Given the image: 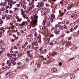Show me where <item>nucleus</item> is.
Returning a JSON list of instances; mask_svg holds the SVG:
<instances>
[{"instance_id":"338daca9","label":"nucleus","mask_w":79,"mask_h":79,"mask_svg":"<svg viewBox=\"0 0 79 79\" xmlns=\"http://www.w3.org/2000/svg\"><path fill=\"white\" fill-rule=\"evenodd\" d=\"M56 5L57 6H60V3H58V4H56Z\"/></svg>"},{"instance_id":"a18cd8bd","label":"nucleus","mask_w":79,"mask_h":79,"mask_svg":"<svg viewBox=\"0 0 79 79\" xmlns=\"http://www.w3.org/2000/svg\"><path fill=\"white\" fill-rule=\"evenodd\" d=\"M32 7H30L29 8V10L30 11H31V10H32Z\"/></svg>"},{"instance_id":"f704fd0d","label":"nucleus","mask_w":79,"mask_h":79,"mask_svg":"<svg viewBox=\"0 0 79 79\" xmlns=\"http://www.w3.org/2000/svg\"><path fill=\"white\" fill-rule=\"evenodd\" d=\"M74 15H75V14H73V15H72L71 16V18H74Z\"/></svg>"},{"instance_id":"ddd939ff","label":"nucleus","mask_w":79,"mask_h":79,"mask_svg":"<svg viewBox=\"0 0 79 79\" xmlns=\"http://www.w3.org/2000/svg\"><path fill=\"white\" fill-rule=\"evenodd\" d=\"M21 12H22L21 13V15H24V11L23 10V9H21Z\"/></svg>"},{"instance_id":"1a4fd4ad","label":"nucleus","mask_w":79,"mask_h":79,"mask_svg":"<svg viewBox=\"0 0 79 79\" xmlns=\"http://www.w3.org/2000/svg\"><path fill=\"white\" fill-rule=\"evenodd\" d=\"M50 16L51 18H52L53 19H55V15L54 14H52Z\"/></svg>"},{"instance_id":"864d4df0","label":"nucleus","mask_w":79,"mask_h":79,"mask_svg":"<svg viewBox=\"0 0 79 79\" xmlns=\"http://www.w3.org/2000/svg\"><path fill=\"white\" fill-rule=\"evenodd\" d=\"M64 29H68V27H67L66 26H64Z\"/></svg>"},{"instance_id":"0eeeda50","label":"nucleus","mask_w":79,"mask_h":79,"mask_svg":"<svg viewBox=\"0 0 79 79\" xmlns=\"http://www.w3.org/2000/svg\"><path fill=\"white\" fill-rule=\"evenodd\" d=\"M34 0H32L31 1V2H30L29 3V5H30V6H31L33 5H34Z\"/></svg>"},{"instance_id":"e433bc0d","label":"nucleus","mask_w":79,"mask_h":79,"mask_svg":"<svg viewBox=\"0 0 79 79\" xmlns=\"http://www.w3.org/2000/svg\"><path fill=\"white\" fill-rule=\"evenodd\" d=\"M46 27V26H44L42 27V29H45Z\"/></svg>"},{"instance_id":"0e129e2a","label":"nucleus","mask_w":79,"mask_h":79,"mask_svg":"<svg viewBox=\"0 0 79 79\" xmlns=\"http://www.w3.org/2000/svg\"><path fill=\"white\" fill-rule=\"evenodd\" d=\"M61 23H62V22H59L58 23V25L59 26H60V24H61Z\"/></svg>"},{"instance_id":"052dcab7","label":"nucleus","mask_w":79,"mask_h":79,"mask_svg":"<svg viewBox=\"0 0 79 79\" xmlns=\"http://www.w3.org/2000/svg\"><path fill=\"white\" fill-rule=\"evenodd\" d=\"M20 4H21V3L17 5V6L18 7H19V6H20L21 5Z\"/></svg>"},{"instance_id":"c03bdc74","label":"nucleus","mask_w":79,"mask_h":79,"mask_svg":"<svg viewBox=\"0 0 79 79\" xmlns=\"http://www.w3.org/2000/svg\"><path fill=\"white\" fill-rule=\"evenodd\" d=\"M66 24H69V21H67L66 22Z\"/></svg>"},{"instance_id":"f03ea898","label":"nucleus","mask_w":79,"mask_h":79,"mask_svg":"<svg viewBox=\"0 0 79 79\" xmlns=\"http://www.w3.org/2000/svg\"><path fill=\"white\" fill-rule=\"evenodd\" d=\"M30 51H28L27 52V56H29V57H30V59H32L33 57L31 55V53H30Z\"/></svg>"},{"instance_id":"393cba45","label":"nucleus","mask_w":79,"mask_h":79,"mask_svg":"<svg viewBox=\"0 0 79 79\" xmlns=\"http://www.w3.org/2000/svg\"><path fill=\"white\" fill-rule=\"evenodd\" d=\"M47 40H48V38H47L45 37L44 38V41H47Z\"/></svg>"},{"instance_id":"4d7b16f0","label":"nucleus","mask_w":79,"mask_h":79,"mask_svg":"<svg viewBox=\"0 0 79 79\" xmlns=\"http://www.w3.org/2000/svg\"><path fill=\"white\" fill-rule=\"evenodd\" d=\"M23 8H24V9H26V8H27V6H23Z\"/></svg>"},{"instance_id":"49530a36","label":"nucleus","mask_w":79,"mask_h":79,"mask_svg":"<svg viewBox=\"0 0 79 79\" xmlns=\"http://www.w3.org/2000/svg\"><path fill=\"white\" fill-rule=\"evenodd\" d=\"M76 18H78L79 17V14H77L75 17Z\"/></svg>"},{"instance_id":"f8f14e48","label":"nucleus","mask_w":79,"mask_h":79,"mask_svg":"<svg viewBox=\"0 0 79 79\" xmlns=\"http://www.w3.org/2000/svg\"><path fill=\"white\" fill-rule=\"evenodd\" d=\"M71 79H74L75 78V75L74 74L72 75L71 76Z\"/></svg>"},{"instance_id":"423d86ee","label":"nucleus","mask_w":79,"mask_h":79,"mask_svg":"<svg viewBox=\"0 0 79 79\" xmlns=\"http://www.w3.org/2000/svg\"><path fill=\"white\" fill-rule=\"evenodd\" d=\"M11 64L13 65H15L16 64V62H15L14 61H11L10 63V64H9V66H10L11 65Z\"/></svg>"},{"instance_id":"c756f323","label":"nucleus","mask_w":79,"mask_h":79,"mask_svg":"<svg viewBox=\"0 0 79 79\" xmlns=\"http://www.w3.org/2000/svg\"><path fill=\"white\" fill-rule=\"evenodd\" d=\"M1 10H2V11H5V8L4 7H2V9H1Z\"/></svg>"},{"instance_id":"6e6d98bb","label":"nucleus","mask_w":79,"mask_h":79,"mask_svg":"<svg viewBox=\"0 0 79 79\" xmlns=\"http://www.w3.org/2000/svg\"><path fill=\"white\" fill-rule=\"evenodd\" d=\"M7 67L6 66L5 67H3V69H7Z\"/></svg>"},{"instance_id":"3c124183","label":"nucleus","mask_w":79,"mask_h":79,"mask_svg":"<svg viewBox=\"0 0 79 79\" xmlns=\"http://www.w3.org/2000/svg\"><path fill=\"white\" fill-rule=\"evenodd\" d=\"M21 34H23V33H24V31L22 30L21 31Z\"/></svg>"},{"instance_id":"603ef678","label":"nucleus","mask_w":79,"mask_h":79,"mask_svg":"<svg viewBox=\"0 0 79 79\" xmlns=\"http://www.w3.org/2000/svg\"><path fill=\"white\" fill-rule=\"evenodd\" d=\"M18 65H21L22 64H21V62H19L18 64Z\"/></svg>"},{"instance_id":"a211bd4d","label":"nucleus","mask_w":79,"mask_h":79,"mask_svg":"<svg viewBox=\"0 0 79 79\" xmlns=\"http://www.w3.org/2000/svg\"><path fill=\"white\" fill-rule=\"evenodd\" d=\"M23 25H25V24H26L27 25V24H28V23L27 21L23 22Z\"/></svg>"},{"instance_id":"f257e3e1","label":"nucleus","mask_w":79,"mask_h":79,"mask_svg":"<svg viewBox=\"0 0 79 79\" xmlns=\"http://www.w3.org/2000/svg\"><path fill=\"white\" fill-rule=\"evenodd\" d=\"M37 12H36L34 14L33 16L31 17V19H33V21L31 23V24L32 25V27H35L36 25H37V19L38 16H36L37 15Z\"/></svg>"},{"instance_id":"09e8293b","label":"nucleus","mask_w":79,"mask_h":79,"mask_svg":"<svg viewBox=\"0 0 79 79\" xmlns=\"http://www.w3.org/2000/svg\"><path fill=\"white\" fill-rule=\"evenodd\" d=\"M71 7L70 6V7H68V10H70V9H71Z\"/></svg>"},{"instance_id":"aec40b11","label":"nucleus","mask_w":79,"mask_h":79,"mask_svg":"<svg viewBox=\"0 0 79 79\" xmlns=\"http://www.w3.org/2000/svg\"><path fill=\"white\" fill-rule=\"evenodd\" d=\"M16 20H15V19H14L12 21V23L13 24H15V23H16Z\"/></svg>"},{"instance_id":"7ed1b4c3","label":"nucleus","mask_w":79,"mask_h":79,"mask_svg":"<svg viewBox=\"0 0 79 79\" xmlns=\"http://www.w3.org/2000/svg\"><path fill=\"white\" fill-rule=\"evenodd\" d=\"M7 4V2H1L0 3L1 6H5Z\"/></svg>"},{"instance_id":"bb28decb","label":"nucleus","mask_w":79,"mask_h":79,"mask_svg":"<svg viewBox=\"0 0 79 79\" xmlns=\"http://www.w3.org/2000/svg\"><path fill=\"white\" fill-rule=\"evenodd\" d=\"M74 6V4H71V5H70V6L71 7V8H73Z\"/></svg>"},{"instance_id":"5fc2aeb1","label":"nucleus","mask_w":79,"mask_h":79,"mask_svg":"<svg viewBox=\"0 0 79 79\" xmlns=\"http://www.w3.org/2000/svg\"><path fill=\"white\" fill-rule=\"evenodd\" d=\"M78 26L77 25L76 26H75L74 27V29H75V30H76V29H77V27Z\"/></svg>"},{"instance_id":"c9c22d12","label":"nucleus","mask_w":79,"mask_h":79,"mask_svg":"<svg viewBox=\"0 0 79 79\" xmlns=\"http://www.w3.org/2000/svg\"><path fill=\"white\" fill-rule=\"evenodd\" d=\"M41 6H41L40 5H37V6H36V7L37 8H40L41 7Z\"/></svg>"},{"instance_id":"473e14b6","label":"nucleus","mask_w":79,"mask_h":79,"mask_svg":"<svg viewBox=\"0 0 79 79\" xmlns=\"http://www.w3.org/2000/svg\"><path fill=\"white\" fill-rule=\"evenodd\" d=\"M17 35L19 36L20 35H21V33L19 32H18L17 33Z\"/></svg>"},{"instance_id":"c85d7f7f","label":"nucleus","mask_w":79,"mask_h":79,"mask_svg":"<svg viewBox=\"0 0 79 79\" xmlns=\"http://www.w3.org/2000/svg\"><path fill=\"white\" fill-rule=\"evenodd\" d=\"M35 45V42H33L32 44V46H34Z\"/></svg>"},{"instance_id":"4c0bfd02","label":"nucleus","mask_w":79,"mask_h":79,"mask_svg":"<svg viewBox=\"0 0 79 79\" xmlns=\"http://www.w3.org/2000/svg\"><path fill=\"white\" fill-rule=\"evenodd\" d=\"M11 3H13V4H15V3H16V1L14 2L13 1Z\"/></svg>"},{"instance_id":"69168bd1","label":"nucleus","mask_w":79,"mask_h":79,"mask_svg":"<svg viewBox=\"0 0 79 79\" xmlns=\"http://www.w3.org/2000/svg\"><path fill=\"white\" fill-rule=\"evenodd\" d=\"M76 23H79V19H77V21H76Z\"/></svg>"},{"instance_id":"dca6fc26","label":"nucleus","mask_w":79,"mask_h":79,"mask_svg":"<svg viewBox=\"0 0 79 79\" xmlns=\"http://www.w3.org/2000/svg\"><path fill=\"white\" fill-rule=\"evenodd\" d=\"M9 76H10V78L11 77H12V76H13V73H10L9 74Z\"/></svg>"},{"instance_id":"ea45409f","label":"nucleus","mask_w":79,"mask_h":79,"mask_svg":"<svg viewBox=\"0 0 79 79\" xmlns=\"http://www.w3.org/2000/svg\"><path fill=\"white\" fill-rule=\"evenodd\" d=\"M55 33L57 35H58V32L57 31H55Z\"/></svg>"},{"instance_id":"9b49d317","label":"nucleus","mask_w":79,"mask_h":79,"mask_svg":"<svg viewBox=\"0 0 79 79\" xmlns=\"http://www.w3.org/2000/svg\"><path fill=\"white\" fill-rule=\"evenodd\" d=\"M3 23V21L2 20V19H0V26H2V24Z\"/></svg>"},{"instance_id":"774afa93","label":"nucleus","mask_w":79,"mask_h":79,"mask_svg":"<svg viewBox=\"0 0 79 79\" xmlns=\"http://www.w3.org/2000/svg\"><path fill=\"white\" fill-rule=\"evenodd\" d=\"M4 29V28H3V27H1L0 28V29L1 30H3V29Z\"/></svg>"},{"instance_id":"72a5a7b5","label":"nucleus","mask_w":79,"mask_h":79,"mask_svg":"<svg viewBox=\"0 0 79 79\" xmlns=\"http://www.w3.org/2000/svg\"><path fill=\"white\" fill-rule=\"evenodd\" d=\"M13 13V12L12 10H10V14H11Z\"/></svg>"},{"instance_id":"e2e57ef3","label":"nucleus","mask_w":79,"mask_h":79,"mask_svg":"<svg viewBox=\"0 0 79 79\" xmlns=\"http://www.w3.org/2000/svg\"><path fill=\"white\" fill-rule=\"evenodd\" d=\"M19 24H18V23H16L15 24V25L16 26H18Z\"/></svg>"},{"instance_id":"412c9836","label":"nucleus","mask_w":79,"mask_h":79,"mask_svg":"<svg viewBox=\"0 0 79 79\" xmlns=\"http://www.w3.org/2000/svg\"><path fill=\"white\" fill-rule=\"evenodd\" d=\"M70 31L71 32H73L74 31V28H71L70 29Z\"/></svg>"},{"instance_id":"b1692460","label":"nucleus","mask_w":79,"mask_h":79,"mask_svg":"<svg viewBox=\"0 0 79 79\" xmlns=\"http://www.w3.org/2000/svg\"><path fill=\"white\" fill-rule=\"evenodd\" d=\"M24 25H23V22L20 25V26L21 27H23V26Z\"/></svg>"},{"instance_id":"bf43d9fd","label":"nucleus","mask_w":79,"mask_h":79,"mask_svg":"<svg viewBox=\"0 0 79 79\" xmlns=\"http://www.w3.org/2000/svg\"><path fill=\"white\" fill-rule=\"evenodd\" d=\"M53 36H54V35H53V34H51L50 35V37H53Z\"/></svg>"},{"instance_id":"2eb2a0df","label":"nucleus","mask_w":79,"mask_h":79,"mask_svg":"<svg viewBox=\"0 0 79 79\" xmlns=\"http://www.w3.org/2000/svg\"><path fill=\"white\" fill-rule=\"evenodd\" d=\"M59 29L61 30H63L64 29V28H63V26L60 25V27H59Z\"/></svg>"},{"instance_id":"4be33fe9","label":"nucleus","mask_w":79,"mask_h":79,"mask_svg":"<svg viewBox=\"0 0 79 79\" xmlns=\"http://www.w3.org/2000/svg\"><path fill=\"white\" fill-rule=\"evenodd\" d=\"M38 43L40 44H41V43H42V42L41 41V39H39L38 40Z\"/></svg>"},{"instance_id":"79ce46f5","label":"nucleus","mask_w":79,"mask_h":79,"mask_svg":"<svg viewBox=\"0 0 79 79\" xmlns=\"http://www.w3.org/2000/svg\"><path fill=\"white\" fill-rule=\"evenodd\" d=\"M39 39H41V35H39L38 37Z\"/></svg>"},{"instance_id":"7c9ffc66","label":"nucleus","mask_w":79,"mask_h":79,"mask_svg":"<svg viewBox=\"0 0 79 79\" xmlns=\"http://www.w3.org/2000/svg\"><path fill=\"white\" fill-rule=\"evenodd\" d=\"M63 3V1H61L60 2V4L62 5Z\"/></svg>"},{"instance_id":"58836bf2","label":"nucleus","mask_w":79,"mask_h":79,"mask_svg":"<svg viewBox=\"0 0 79 79\" xmlns=\"http://www.w3.org/2000/svg\"><path fill=\"white\" fill-rule=\"evenodd\" d=\"M43 49V47H42L39 50V52H40L41 50H42Z\"/></svg>"},{"instance_id":"cd10ccee","label":"nucleus","mask_w":79,"mask_h":79,"mask_svg":"<svg viewBox=\"0 0 79 79\" xmlns=\"http://www.w3.org/2000/svg\"><path fill=\"white\" fill-rule=\"evenodd\" d=\"M13 56V54H10V55L9 56V57H10V58H11L12 57V56Z\"/></svg>"},{"instance_id":"20e7f679","label":"nucleus","mask_w":79,"mask_h":79,"mask_svg":"<svg viewBox=\"0 0 79 79\" xmlns=\"http://www.w3.org/2000/svg\"><path fill=\"white\" fill-rule=\"evenodd\" d=\"M44 2H42L41 1H40L38 2V4L39 5L41 6H44Z\"/></svg>"},{"instance_id":"6e6552de","label":"nucleus","mask_w":79,"mask_h":79,"mask_svg":"<svg viewBox=\"0 0 79 79\" xmlns=\"http://www.w3.org/2000/svg\"><path fill=\"white\" fill-rule=\"evenodd\" d=\"M22 78L23 79H29L27 76L26 75L23 76L22 77Z\"/></svg>"},{"instance_id":"a19ab883","label":"nucleus","mask_w":79,"mask_h":79,"mask_svg":"<svg viewBox=\"0 0 79 79\" xmlns=\"http://www.w3.org/2000/svg\"><path fill=\"white\" fill-rule=\"evenodd\" d=\"M32 8H35V6L34 5H31V7Z\"/></svg>"},{"instance_id":"2f4dec72","label":"nucleus","mask_w":79,"mask_h":79,"mask_svg":"<svg viewBox=\"0 0 79 79\" xmlns=\"http://www.w3.org/2000/svg\"><path fill=\"white\" fill-rule=\"evenodd\" d=\"M46 6L47 7H50V5L48 4H46Z\"/></svg>"},{"instance_id":"39448f33","label":"nucleus","mask_w":79,"mask_h":79,"mask_svg":"<svg viewBox=\"0 0 79 79\" xmlns=\"http://www.w3.org/2000/svg\"><path fill=\"white\" fill-rule=\"evenodd\" d=\"M25 3V1H23L19 2V3H20V4H21V6H22V7H23Z\"/></svg>"},{"instance_id":"5701e85b","label":"nucleus","mask_w":79,"mask_h":79,"mask_svg":"<svg viewBox=\"0 0 79 79\" xmlns=\"http://www.w3.org/2000/svg\"><path fill=\"white\" fill-rule=\"evenodd\" d=\"M31 27L30 25H28L27 26V28L28 29H30L31 28Z\"/></svg>"},{"instance_id":"6ab92c4d","label":"nucleus","mask_w":79,"mask_h":79,"mask_svg":"<svg viewBox=\"0 0 79 79\" xmlns=\"http://www.w3.org/2000/svg\"><path fill=\"white\" fill-rule=\"evenodd\" d=\"M72 14V12L69 11L68 12H67V14L68 15H71Z\"/></svg>"},{"instance_id":"de8ad7c7","label":"nucleus","mask_w":79,"mask_h":79,"mask_svg":"<svg viewBox=\"0 0 79 79\" xmlns=\"http://www.w3.org/2000/svg\"><path fill=\"white\" fill-rule=\"evenodd\" d=\"M34 35L35 36H37V32L35 33Z\"/></svg>"},{"instance_id":"a878e982","label":"nucleus","mask_w":79,"mask_h":79,"mask_svg":"<svg viewBox=\"0 0 79 79\" xmlns=\"http://www.w3.org/2000/svg\"><path fill=\"white\" fill-rule=\"evenodd\" d=\"M45 23H46V21H45V20H44L43 21V25H45Z\"/></svg>"},{"instance_id":"9d476101","label":"nucleus","mask_w":79,"mask_h":79,"mask_svg":"<svg viewBox=\"0 0 79 79\" xmlns=\"http://www.w3.org/2000/svg\"><path fill=\"white\" fill-rule=\"evenodd\" d=\"M52 71L55 72L56 71V68H53L51 69Z\"/></svg>"},{"instance_id":"8fccbe9b","label":"nucleus","mask_w":79,"mask_h":79,"mask_svg":"<svg viewBox=\"0 0 79 79\" xmlns=\"http://www.w3.org/2000/svg\"><path fill=\"white\" fill-rule=\"evenodd\" d=\"M6 30V29L5 28H3V29L2 30V31L3 32H5V30Z\"/></svg>"},{"instance_id":"f3484780","label":"nucleus","mask_w":79,"mask_h":79,"mask_svg":"<svg viewBox=\"0 0 79 79\" xmlns=\"http://www.w3.org/2000/svg\"><path fill=\"white\" fill-rule=\"evenodd\" d=\"M31 45H28L27 47V48L28 49H29V48H31Z\"/></svg>"},{"instance_id":"13d9d810","label":"nucleus","mask_w":79,"mask_h":79,"mask_svg":"<svg viewBox=\"0 0 79 79\" xmlns=\"http://www.w3.org/2000/svg\"><path fill=\"white\" fill-rule=\"evenodd\" d=\"M3 53V51H0V54H1V55H2V53Z\"/></svg>"},{"instance_id":"4468645a","label":"nucleus","mask_w":79,"mask_h":79,"mask_svg":"<svg viewBox=\"0 0 79 79\" xmlns=\"http://www.w3.org/2000/svg\"><path fill=\"white\" fill-rule=\"evenodd\" d=\"M23 18L24 19H27V15L26 14H23L22 15Z\"/></svg>"},{"instance_id":"37998d69","label":"nucleus","mask_w":79,"mask_h":79,"mask_svg":"<svg viewBox=\"0 0 79 79\" xmlns=\"http://www.w3.org/2000/svg\"><path fill=\"white\" fill-rule=\"evenodd\" d=\"M65 7H67L68 6V3H66L64 5Z\"/></svg>"},{"instance_id":"680f3d73","label":"nucleus","mask_w":79,"mask_h":79,"mask_svg":"<svg viewBox=\"0 0 79 79\" xmlns=\"http://www.w3.org/2000/svg\"><path fill=\"white\" fill-rule=\"evenodd\" d=\"M29 35H30V37H32L33 36H32V35L31 34H30Z\"/></svg>"}]
</instances>
